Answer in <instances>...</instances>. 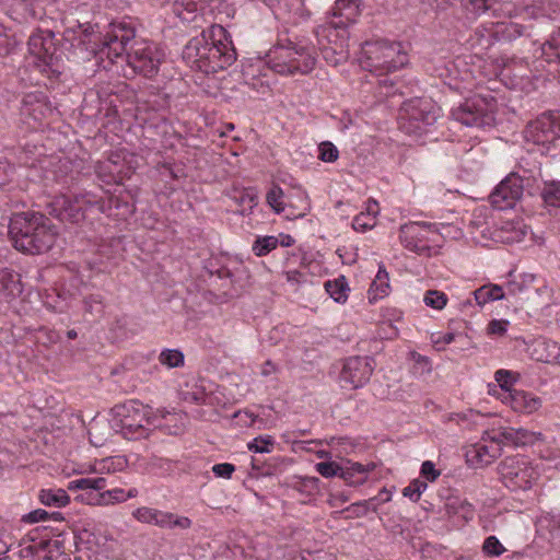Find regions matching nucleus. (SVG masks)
<instances>
[{"label":"nucleus","instance_id":"obj_1","mask_svg":"<svg viewBox=\"0 0 560 560\" xmlns=\"http://www.w3.org/2000/svg\"><path fill=\"white\" fill-rule=\"evenodd\" d=\"M63 35L72 47H82L102 61L106 58L113 63L122 58L126 46L135 38L136 32L131 20L122 19L109 23L103 37L96 35L90 23L68 26Z\"/></svg>","mask_w":560,"mask_h":560},{"label":"nucleus","instance_id":"obj_2","mask_svg":"<svg viewBox=\"0 0 560 560\" xmlns=\"http://www.w3.org/2000/svg\"><path fill=\"white\" fill-rule=\"evenodd\" d=\"M183 59L191 69L208 74L231 66L236 52L225 28L212 25L186 44Z\"/></svg>","mask_w":560,"mask_h":560},{"label":"nucleus","instance_id":"obj_3","mask_svg":"<svg viewBox=\"0 0 560 560\" xmlns=\"http://www.w3.org/2000/svg\"><path fill=\"white\" fill-rule=\"evenodd\" d=\"M51 217L65 223H79L84 220L88 211L97 210L117 220L126 219L133 212V206L109 199L107 202L92 192H83L70 198L66 195L56 196L47 206Z\"/></svg>","mask_w":560,"mask_h":560},{"label":"nucleus","instance_id":"obj_4","mask_svg":"<svg viewBox=\"0 0 560 560\" xmlns=\"http://www.w3.org/2000/svg\"><path fill=\"white\" fill-rule=\"evenodd\" d=\"M546 68L542 59L537 60L530 67L524 58L515 56L490 57L480 71L485 77L499 79L510 89L521 90L526 93L536 88L535 80L541 77V70Z\"/></svg>","mask_w":560,"mask_h":560},{"label":"nucleus","instance_id":"obj_5","mask_svg":"<svg viewBox=\"0 0 560 560\" xmlns=\"http://www.w3.org/2000/svg\"><path fill=\"white\" fill-rule=\"evenodd\" d=\"M316 48L306 38L289 39L268 51L265 63L280 74L308 73L316 62Z\"/></svg>","mask_w":560,"mask_h":560},{"label":"nucleus","instance_id":"obj_6","mask_svg":"<svg viewBox=\"0 0 560 560\" xmlns=\"http://www.w3.org/2000/svg\"><path fill=\"white\" fill-rule=\"evenodd\" d=\"M359 63L363 70L385 75L405 67L408 56L400 43L385 39L366 42L361 48Z\"/></svg>","mask_w":560,"mask_h":560},{"label":"nucleus","instance_id":"obj_7","mask_svg":"<svg viewBox=\"0 0 560 560\" xmlns=\"http://www.w3.org/2000/svg\"><path fill=\"white\" fill-rule=\"evenodd\" d=\"M495 0H462L465 10L472 15H480L494 4ZM560 10V0H500V7L494 13L501 11L505 16H521L524 20L536 19L540 15H550Z\"/></svg>","mask_w":560,"mask_h":560},{"label":"nucleus","instance_id":"obj_8","mask_svg":"<svg viewBox=\"0 0 560 560\" xmlns=\"http://www.w3.org/2000/svg\"><path fill=\"white\" fill-rule=\"evenodd\" d=\"M8 233L14 245H36L49 242L43 237L54 236L57 231L42 213L27 211L10 219Z\"/></svg>","mask_w":560,"mask_h":560},{"label":"nucleus","instance_id":"obj_9","mask_svg":"<svg viewBox=\"0 0 560 560\" xmlns=\"http://www.w3.org/2000/svg\"><path fill=\"white\" fill-rule=\"evenodd\" d=\"M316 38L324 59L338 66L349 57L348 51V25L343 20L330 18L316 30Z\"/></svg>","mask_w":560,"mask_h":560},{"label":"nucleus","instance_id":"obj_10","mask_svg":"<svg viewBox=\"0 0 560 560\" xmlns=\"http://www.w3.org/2000/svg\"><path fill=\"white\" fill-rule=\"evenodd\" d=\"M497 102L490 93H478L451 110L454 120L467 127H490L495 121Z\"/></svg>","mask_w":560,"mask_h":560},{"label":"nucleus","instance_id":"obj_11","mask_svg":"<svg viewBox=\"0 0 560 560\" xmlns=\"http://www.w3.org/2000/svg\"><path fill=\"white\" fill-rule=\"evenodd\" d=\"M439 115L440 108L431 100L412 98L402 104L398 122L404 132L421 136L436 121Z\"/></svg>","mask_w":560,"mask_h":560},{"label":"nucleus","instance_id":"obj_12","mask_svg":"<svg viewBox=\"0 0 560 560\" xmlns=\"http://www.w3.org/2000/svg\"><path fill=\"white\" fill-rule=\"evenodd\" d=\"M524 138L540 147L542 154L556 156L560 150V110L544 113L529 122Z\"/></svg>","mask_w":560,"mask_h":560},{"label":"nucleus","instance_id":"obj_13","mask_svg":"<svg viewBox=\"0 0 560 560\" xmlns=\"http://www.w3.org/2000/svg\"><path fill=\"white\" fill-rule=\"evenodd\" d=\"M115 410L120 418L122 434L129 440L148 436L150 425H154L156 418L151 407L138 400H129L121 406H117Z\"/></svg>","mask_w":560,"mask_h":560},{"label":"nucleus","instance_id":"obj_14","mask_svg":"<svg viewBox=\"0 0 560 560\" xmlns=\"http://www.w3.org/2000/svg\"><path fill=\"white\" fill-rule=\"evenodd\" d=\"M28 65L47 75L60 73L59 56L50 31H37L28 39Z\"/></svg>","mask_w":560,"mask_h":560},{"label":"nucleus","instance_id":"obj_15","mask_svg":"<svg viewBox=\"0 0 560 560\" xmlns=\"http://www.w3.org/2000/svg\"><path fill=\"white\" fill-rule=\"evenodd\" d=\"M498 470L502 482L511 491H525L530 489L538 476L537 471L523 456L504 458L499 464Z\"/></svg>","mask_w":560,"mask_h":560},{"label":"nucleus","instance_id":"obj_16","mask_svg":"<svg viewBox=\"0 0 560 560\" xmlns=\"http://www.w3.org/2000/svg\"><path fill=\"white\" fill-rule=\"evenodd\" d=\"M138 167L137 156L126 150H117L95 166L97 176L106 184H121Z\"/></svg>","mask_w":560,"mask_h":560},{"label":"nucleus","instance_id":"obj_17","mask_svg":"<svg viewBox=\"0 0 560 560\" xmlns=\"http://www.w3.org/2000/svg\"><path fill=\"white\" fill-rule=\"evenodd\" d=\"M485 22L476 30L477 45L481 49L489 48L494 40L512 42L528 34V25L512 21Z\"/></svg>","mask_w":560,"mask_h":560},{"label":"nucleus","instance_id":"obj_18","mask_svg":"<svg viewBox=\"0 0 560 560\" xmlns=\"http://www.w3.org/2000/svg\"><path fill=\"white\" fill-rule=\"evenodd\" d=\"M165 57L164 50L148 40H137L127 55L128 65L144 77L154 75Z\"/></svg>","mask_w":560,"mask_h":560},{"label":"nucleus","instance_id":"obj_19","mask_svg":"<svg viewBox=\"0 0 560 560\" xmlns=\"http://www.w3.org/2000/svg\"><path fill=\"white\" fill-rule=\"evenodd\" d=\"M21 161L32 170V172H40L38 175H32V180L46 179L54 182H62L70 171V162L59 156H46L42 152L31 155V151L25 150Z\"/></svg>","mask_w":560,"mask_h":560},{"label":"nucleus","instance_id":"obj_20","mask_svg":"<svg viewBox=\"0 0 560 560\" xmlns=\"http://www.w3.org/2000/svg\"><path fill=\"white\" fill-rule=\"evenodd\" d=\"M374 359L371 357H350L345 361L340 381L355 389L366 384L374 371Z\"/></svg>","mask_w":560,"mask_h":560},{"label":"nucleus","instance_id":"obj_21","mask_svg":"<svg viewBox=\"0 0 560 560\" xmlns=\"http://www.w3.org/2000/svg\"><path fill=\"white\" fill-rule=\"evenodd\" d=\"M466 62L457 58L450 61L440 70L439 77L451 90L458 93L470 91L478 85L476 77L470 69H463Z\"/></svg>","mask_w":560,"mask_h":560},{"label":"nucleus","instance_id":"obj_22","mask_svg":"<svg viewBox=\"0 0 560 560\" xmlns=\"http://www.w3.org/2000/svg\"><path fill=\"white\" fill-rule=\"evenodd\" d=\"M296 205H287L283 201L282 189L277 186L272 187L266 197L267 203L273 209V211L278 214H284L289 220L304 217L306 211L310 209L308 198L305 191H296Z\"/></svg>","mask_w":560,"mask_h":560},{"label":"nucleus","instance_id":"obj_23","mask_svg":"<svg viewBox=\"0 0 560 560\" xmlns=\"http://www.w3.org/2000/svg\"><path fill=\"white\" fill-rule=\"evenodd\" d=\"M523 195L522 179L511 174L495 187L490 195L491 205L498 210L513 208Z\"/></svg>","mask_w":560,"mask_h":560},{"label":"nucleus","instance_id":"obj_24","mask_svg":"<svg viewBox=\"0 0 560 560\" xmlns=\"http://www.w3.org/2000/svg\"><path fill=\"white\" fill-rule=\"evenodd\" d=\"M52 113L54 108L43 92L28 93L22 101L21 115L32 129H36L35 124L42 122Z\"/></svg>","mask_w":560,"mask_h":560},{"label":"nucleus","instance_id":"obj_25","mask_svg":"<svg viewBox=\"0 0 560 560\" xmlns=\"http://www.w3.org/2000/svg\"><path fill=\"white\" fill-rule=\"evenodd\" d=\"M539 51L546 70L549 73H560V28L549 36Z\"/></svg>","mask_w":560,"mask_h":560},{"label":"nucleus","instance_id":"obj_26","mask_svg":"<svg viewBox=\"0 0 560 560\" xmlns=\"http://www.w3.org/2000/svg\"><path fill=\"white\" fill-rule=\"evenodd\" d=\"M374 468V463L363 465L360 463L347 462L341 466L340 478L349 486H360L366 481L368 474Z\"/></svg>","mask_w":560,"mask_h":560},{"label":"nucleus","instance_id":"obj_27","mask_svg":"<svg viewBox=\"0 0 560 560\" xmlns=\"http://www.w3.org/2000/svg\"><path fill=\"white\" fill-rule=\"evenodd\" d=\"M173 11L183 22H195L199 15L205 14L203 0H175Z\"/></svg>","mask_w":560,"mask_h":560},{"label":"nucleus","instance_id":"obj_28","mask_svg":"<svg viewBox=\"0 0 560 560\" xmlns=\"http://www.w3.org/2000/svg\"><path fill=\"white\" fill-rule=\"evenodd\" d=\"M390 292L389 275L383 264H380L378 271L368 291L369 303L374 304L384 299Z\"/></svg>","mask_w":560,"mask_h":560},{"label":"nucleus","instance_id":"obj_29","mask_svg":"<svg viewBox=\"0 0 560 560\" xmlns=\"http://www.w3.org/2000/svg\"><path fill=\"white\" fill-rule=\"evenodd\" d=\"M380 207L376 200L370 199L365 205V209L353 218L352 228L357 232L364 233L373 229L376 224V218Z\"/></svg>","mask_w":560,"mask_h":560},{"label":"nucleus","instance_id":"obj_30","mask_svg":"<svg viewBox=\"0 0 560 560\" xmlns=\"http://www.w3.org/2000/svg\"><path fill=\"white\" fill-rule=\"evenodd\" d=\"M82 502L91 505H108L117 502H125V490L114 488L98 493H86L78 497Z\"/></svg>","mask_w":560,"mask_h":560},{"label":"nucleus","instance_id":"obj_31","mask_svg":"<svg viewBox=\"0 0 560 560\" xmlns=\"http://www.w3.org/2000/svg\"><path fill=\"white\" fill-rule=\"evenodd\" d=\"M501 452L502 447H498L493 443L491 445L477 444L467 453V457L472 464L487 466L499 457Z\"/></svg>","mask_w":560,"mask_h":560},{"label":"nucleus","instance_id":"obj_32","mask_svg":"<svg viewBox=\"0 0 560 560\" xmlns=\"http://www.w3.org/2000/svg\"><path fill=\"white\" fill-rule=\"evenodd\" d=\"M231 199L235 205L233 211L242 215L252 213L258 202L257 194L253 188L235 190Z\"/></svg>","mask_w":560,"mask_h":560},{"label":"nucleus","instance_id":"obj_33","mask_svg":"<svg viewBox=\"0 0 560 560\" xmlns=\"http://www.w3.org/2000/svg\"><path fill=\"white\" fill-rule=\"evenodd\" d=\"M23 291L20 275L7 268L0 270V296L12 299Z\"/></svg>","mask_w":560,"mask_h":560},{"label":"nucleus","instance_id":"obj_34","mask_svg":"<svg viewBox=\"0 0 560 560\" xmlns=\"http://www.w3.org/2000/svg\"><path fill=\"white\" fill-rule=\"evenodd\" d=\"M360 12V0H336L331 18L353 23Z\"/></svg>","mask_w":560,"mask_h":560},{"label":"nucleus","instance_id":"obj_35","mask_svg":"<svg viewBox=\"0 0 560 560\" xmlns=\"http://www.w3.org/2000/svg\"><path fill=\"white\" fill-rule=\"evenodd\" d=\"M402 232L407 235L415 236L417 242H438L430 235L438 234L435 224L427 222H412L404 226Z\"/></svg>","mask_w":560,"mask_h":560},{"label":"nucleus","instance_id":"obj_36","mask_svg":"<svg viewBox=\"0 0 560 560\" xmlns=\"http://www.w3.org/2000/svg\"><path fill=\"white\" fill-rule=\"evenodd\" d=\"M324 288L335 302L342 304L348 300L350 288L345 276L327 280Z\"/></svg>","mask_w":560,"mask_h":560},{"label":"nucleus","instance_id":"obj_37","mask_svg":"<svg viewBox=\"0 0 560 560\" xmlns=\"http://www.w3.org/2000/svg\"><path fill=\"white\" fill-rule=\"evenodd\" d=\"M512 407L517 411L532 413L540 407V399L529 393L516 390L512 394Z\"/></svg>","mask_w":560,"mask_h":560},{"label":"nucleus","instance_id":"obj_38","mask_svg":"<svg viewBox=\"0 0 560 560\" xmlns=\"http://www.w3.org/2000/svg\"><path fill=\"white\" fill-rule=\"evenodd\" d=\"M158 520H155V526L161 528H182L186 529L191 526V520L186 516H178L171 512H164L158 510L156 514Z\"/></svg>","mask_w":560,"mask_h":560},{"label":"nucleus","instance_id":"obj_39","mask_svg":"<svg viewBox=\"0 0 560 560\" xmlns=\"http://www.w3.org/2000/svg\"><path fill=\"white\" fill-rule=\"evenodd\" d=\"M38 499L42 504L55 508H63L70 502V498L63 489H43L39 491Z\"/></svg>","mask_w":560,"mask_h":560},{"label":"nucleus","instance_id":"obj_40","mask_svg":"<svg viewBox=\"0 0 560 560\" xmlns=\"http://www.w3.org/2000/svg\"><path fill=\"white\" fill-rule=\"evenodd\" d=\"M107 486V480L104 477H86L72 480L68 483V489L73 490H88V493H98Z\"/></svg>","mask_w":560,"mask_h":560},{"label":"nucleus","instance_id":"obj_41","mask_svg":"<svg viewBox=\"0 0 560 560\" xmlns=\"http://www.w3.org/2000/svg\"><path fill=\"white\" fill-rule=\"evenodd\" d=\"M505 233L506 235L502 242L508 245L526 242L532 237V232L529 231L528 226L521 221L508 224L505 228Z\"/></svg>","mask_w":560,"mask_h":560},{"label":"nucleus","instance_id":"obj_42","mask_svg":"<svg viewBox=\"0 0 560 560\" xmlns=\"http://www.w3.org/2000/svg\"><path fill=\"white\" fill-rule=\"evenodd\" d=\"M475 300L479 305H485L489 301H499L504 299L502 287L499 284L483 285L474 292Z\"/></svg>","mask_w":560,"mask_h":560},{"label":"nucleus","instance_id":"obj_43","mask_svg":"<svg viewBox=\"0 0 560 560\" xmlns=\"http://www.w3.org/2000/svg\"><path fill=\"white\" fill-rule=\"evenodd\" d=\"M514 428H499L490 432H486L487 438L483 436V441H490L495 446L501 447L502 445H514Z\"/></svg>","mask_w":560,"mask_h":560},{"label":"nucleus","instance_id":"obj_44","mask_svg":"<svg viewBox=\"0 0 560 560\" xmlns=\"http://www.w3.org/2000/svg\"><path fill=\"white\" fill-rule=\"evenodd\" d=\"M541 197L547 206L560 208V182L552 180L545 183Z\"/></svg>","mask_w":560,"mask_h":560},{"label":"nucleus","instance_id":"obj_45","mask_svg":"<svg viewBox=\"0 0 560 560\" xmlns=\"http://www.w3.org/2000/svg\"><path fill=\"white\" fill-rule=\"evenodd\" d=\"M159 361L168 369L179 368L184 365V353L177 349H165L160 353Z\"/></svg>","mask_w":560,"mask_h":560},{"label":"nucleus","instance_id":"obj_46","mask_svg":"<svg viewBox=\"0 0 560 560\" xmlns=\"http://www.w3.org/2000/svg\"><path fill=\"white\" fill-rule=\"evenodd\" d=\"M52 520L55 522H60L63 520V516L59 512L48 513L43 509L34 510L22 516V521L25 523H38L42 521Z\"/></svg>","mask_w":560,"mask_h":560},{"label":"nucleus","instance_id":"obj_47","mask_svg":"<svg viewBox=\"0 0 560 560\" xmlns=\"http://www.w3.org/2000/svg\"><path fill=\"white\" fill-rule=\"evenodd\" d=\"M428 483L420 479L412 480L404 490L402 494L409 498L412 502L420 500L421 493L427 489Z\"/></svg>","mask_w":560,"mask_h":560},{"label":"nucleus","instance_id":"obj_48","mask_svg":"<svg viewBox=\"0 0 560 560\" xmlns=\"http://www.w3.org/2000/svg\"><path fill=\"white\" fill-rule=\"evenodd\" d=\"M275 444V440L270 435H260L248 443V450L255 453H269Z\"/></svg>","mask_w":560,"mask_h":560},{"label":"nucleus","instance_id":"obj_49","mask_svg":"<svg viewBox=\"0 0 560 560\" xmlns=\"http://www.w3.org/2000/svg\"><path fill=\"white\" fill-rule=\"evenodd\" d=\"M127 460L122 457H108L100 462L98 468L96 471L98 472H115L118 470H122L126 466Z\"/></svg>","mask_w":560,"mask_h":560},{"label":"nucleus","instance_id":"obj_50","mask_svg":"<svg viewBox=\"0 0 560 560\" xmlns=\"http://www.w3.org/2000/svg\"><path fill=\"white\" fill-rule=\"evenodd\" d=\"M515 446H525L535 443L542 438L541 433L528 431L526 429H514Z\"/></svg>","mask_w":560,"mask_h":560},{"label":"nucleus","instance_id":"obj_51","mask_svg":"<svg viewBox=\"0 0 560 560\" xmlns=\"http://www.w3.org/2000/svg\"><path fill=\"white\" fill-rule=\"evenodd\" d=\"M482 551L488 557H499L503 555L506 549L495 536H489L483 541Z\"/></svg>","mask_w":560,"mask_h":560},{"label":"nucleus","instance_id":"obj_52","mask_svg":"<svg viewBox=\"0 0 560 560\" xmlns=\"http://www.w3.org/2000/svg\"><path fill=\"white\" fill-rule=\"evenodd\" d=\"M550 345H559L558 342L553 340H542L538 341L535 347V352L537 353V360L545 362V363H555V360H551V357L555 355L553 352H551V346Z\"/></svg>","mask_w":560,"mask_h":560},{"label":"nucleus","instance_id":"obj_53","mask_svg":"<svg viewBox=\"0 0 560 560\" xmlns=\"http://www.w3.org/2000/svg\"><path fill=\"white\" fill-rule=\"evenodd\" d=\"M424 303L435 310H442L447 302V298L443 292L430 290L425 293Z\"/></svg>","mask_w":560,"mask_h":560},{"label":"nucleus","instance_id":"obj_54","mask_svg":"<svg viewBox=\"0 0 560 560\" xmlns=\"http://www.w3.org/2000/svg\"><path fill=\"white\" fill-rule=\"evenodd\" d=\"M341 466L342 465H340L336 462H320V463L316 464L315 468H316V471L319 475H322L323 477L331 478L335 476L340 477Z\"/></svg>","mask_w":560,"mask_h":560},{"label":"nucleus","instance_id":"obj_55","mask_svg":"<svg viewBox=\"0 0 560 560\" xmlns=\"http://www.w3.org/2000/svg\"><path fill=\"white\" fill-rule=\"evenodd\" d=\"M84 311L93 316L101 315L103 313V300L101 295H89L84 298Z\"/></svg>","mask_w":560,"mask_h":560},{"label":"nucleus","instance_id":"obj_56","mask_svg":"<svg viewBox=\"0 0 560 560\" xmlns=\"http://www.w3.org/2000/svg\"><path fill=\"white\" fill-rule=\"evenodd\" d=\"M156 512V509L142 506L135 510L132 515L136 520H138L141 523L155 525V520H158V516L155 515Z\"/></svg>","mask_w":560,"mask_h":560},{"label":"nucleus","instance_id":"obj_57","mask_svg":"<svg viewBox=\"0 0 560 560\" xmlns=\"http://www.w3.org/2000/svg\"><path fill=\"white\" fill-rule=\"evenodd\" d=\"M294 240L290 235L280 234L279 238L275 236L257 237L254 245H292Z\"/></svg>","mask_w":560,"mask_h":560},{"label":"nucleus","instance_id":"obj_58","mask_svg":"<svg viewBox=\"0 0 560 560\" xmlns=\"http://www.w3.org/2000/svg\"><path fill=\"white\" fill-rule=\"evenodd\" d=\"M319 155L318 158L323 162L332 163L338 159V150L331 142H323L318 147Z\"/></svg>","mask_w":560,"mask_h":560},{"label":"nucleus","instance_id":"obj_59","mask_svg":"<svg viewBox=\"0 0 560 560\" xmlns=\"http://www.w3.org/2000/svg\"><path fill=\"white\" fill-rule=\"evenodd\" d=\"M495 381L499 383L500 387L504 390H510L512 384L516 381L514 374L508 370H498L494 374Z\"/></svg>","mask_w":560,"mask_h":560},{"label":"nucleus","instance_id":"obj_60","mask_svg":"<svg viewBox=\"0 0 560 560\" xmlns=\"http://www.w3.org/2000/svg\"><path fill=\"white\" fill-rule=\"evenodd\" d=\"M510 322L506 319H492L487 326L488 335L504 336L508 331Z\"/></svg>","mask_w":560,"mask_h":560},{"label":"nucleus","instance_id":"obj_61","mask_svg":"<svg viewBox=\"0 0 560 560\" xmlns=\"http://www.w3.org/2000/svg\"><path fill=\"white\" fill-rule=\"evenodd\" d=\"M420 472L428 481H434L441 475V471L435 468V465L431 460L422 463Z\"/></svg>","mask_w":560,"mask_h":560},{"label":"nucleus","instance_id":"obj_62","mask_svg":"<svg viewBox=\"0 0 560 560\" xmlns=\"http://www.w3.org/2000/svg\"><path fill=\"white\" fill-rule=\"evenodd\" d=\"M235 471V466L230 463L215 464L212 466V472L215 477L230 479Z\"/></svg>","mask_w":560,"mask_h":560},{"label":"nucleus","instance_id":"obj_63","mask_svg":"<svg viewBox=\"0 0 560 560\" xmlns=\"http://www.w3.org/2000/svg\"><path fill=\"white\" fill-rule=\"evenodd\" d=\"M44 548L43 542L20 544V556L22 558H33L40 549Z\"/></svg>","mask_w":560,"mask_h":560},{"label":"nucleus","instance_id":"obj_64","mask_svg":"<svg viewBox=\"0 0 560 560\" xmlns=\"http://www.w3.org/2000/svg\"><path fill=\"white\" fill-rule=\"evenodd\" d=\"M13 175V167L8 161H0V188L8 185Z\"/></svg>","mask_w":560,"mask_h":560}]
</instances>
